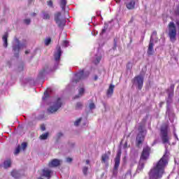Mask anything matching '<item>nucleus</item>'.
Segmentation results:
<instances>
[{"label": "nucleus", "mask_w": 179, "mask_h": 179, "mask_svg": "<svg viewBox=\"0 0 179 179\" xmlns=\"http://www.w3.org/2000/svg\"><path fill=\"white\" fill-rule=\"evenodd\" d=\"M83 93H85V88H80L79 90V96H83Z\"/></svg>", "instance_id": "36"}, {"label": "nucleus", "mask_w": 179, "mask_h": 179, "mask_svg": "<svg viewBox=\"0 0 179 179\" xmlns=\"http://www.w3.org/2000/svg\"><path fill=\"white\" fill-rule=\"evenodd\" d=\"M178 15H179V13H178Z\"/></svg>", "instance_id": "55"}, {"label": "nucleus", "mask_w": 179, "mask_h": 179, "mask_svg": "<svg viewBox=\"0 0 179 179\" xmlns=\"http://www.w3.org/2000/svg\"><path fill=\"white\" fill-rule=\"evenodd\" d=\"M169 37L171 41H176L177 40V27L174 22H170L168 24Z\"/></svg>", "instance_id": "2"}, {"label": "nucleus", "mask_w": 179, "mask_h": 179, "mask_svg": "<svg viewBox=\"0 0 179 179\" xmlns=\"http://www.w3.org/2000/svg\"><path fill=\"white\" fill-rule=\"evenodd\" d=\"M90 163V162L89 161V159L86 160V164H89Z\"/></svg>", "instance_id": "50"}, {"label": "nucleus", "mask_w": 179, "mask_h": 179, "mask_svg": "<svg viewBox=\"0 0 179 179\" xmlns=\"http://www.w3.org/2000/svg\"><path fill=\"white\" fill-rule=\"evenodd\" d=\"M152 36H157V31H154L152 32V35L151 36V37H152Z\"/></svg>", "instance_id": "43"}, {"label": "nucleus", "mask_w": 179, "mask_h": 179, "mask_svg": "<svg viewBox=\"0 0 179 179\" xmlns=\"http://www.w3.org/2000/svg\"><path fill=\"white\" fill-rule=\"evenodd\" d=\"M132 83L138 86V90H142V87H143V77L141 76H135L132 80Z\"/></svg>", "instance_id": "5"}, {"label": "nucleus", "mask_w": 179, "mask_h": 179, "mask_svg": "<svg viewBox=\"0 0 179 179\" xmlns=\"http://www.w3.org/2000/svg\"><path fill=\"white\" fill-rule=\"evenodd\" d=\"M116 3H120V2H121V0H115Z\"/></svg>", "instance_id": "49"}, {"label": "nucleus", "mask_w": 179, "mask_h": 179, "mask_svg": "<svg viewBox=\"0 0 179 179\" xmlns=\"http://www.w3.org/2000/svg\"><path fill=\"white\" fill-rule=\"evenodd\" d=\"M176 26H178V34L179 35V21L176 22Z\"/></svg>", "instance_id": "42"}, {"label": "nucleus", "mask_w": 179, "mask_h": 179, "mask_svg": "<svg viewBox=\"0 0 179 179\" xmlns=\"http://www.w3.org/2000/svg\"><path fill=\"white\" fill-rule=\"evenodd\" d=\"M48 138V132L43 134L39 136V139H41V141H45V139H47Z\"/></svg>", "instance_id": "25"}, {"label": "nucleus", "mask_w": 179, "mask_h": 179, "mask_svg": "<svg viewBox=\"0 0 179 179\" xmlns=\"http://www.w3.org/2000/svg\"><path fill=\"white\" fill-rule=\"evenodd\" d=\"M111 155V151H108L101 156V162L102 163H108L110 160V155Z\"/></svg>", "instance_id": "13"}, {"label": "nucleus", "mask_w": 179, "mask_h": 179, "mask_svg": "<svg viewBox=\"0 0 179 179\" xmlns=\"http://www.w3.org/2000/svg\"><path fill=\"white\" fill-rule=\"evenodd\" d=\"M139 131H140V134H138L137 137H136V146L139 147L141 146V145H142V143H143V141H145V136H143V130L142 129V126L139 127Z\"/></svg>", "instance_id": "8"}, {"label": "nucleus", "mask_w": 179, "mask_h": 179, "mask_svg": "<svg viewBox=\"0 0 179 179\" xmlns=\"http://www.w3.org/2000/svg\"><path fill=\"white\" fill-rule=\"evenodd\" d=\"M61 107H62V101L61 100V98H57L53 106H51L48 108V113L54 114V113H57Z\"/></svg>", "instance_id": "4"}, {"label": "nucleus", "mask_w": 179, "mask_h": 179, "mask_svg": "<svg viewBox=\"0 0 179 179\" xmlns=\"http://www.w3.org/2000/svg\"><path fill=\"white\" fill-rule=\"evenodd\" d=\"M117 41H118V38H115L113 39V43H114L113 50H117Z\"/></svg>", "instance_id": "29"}, {"label": "nucleus", "mask_w": 179, "mask_h": 179, "mask_svg": "<svg viewBox=\"0 0 179 179\" xmlns=\"http://www.w3.org/2000/svg\"><path fill=\"white\" fill-rule=\"evenodd\" d=\"M107 29H108V26L105 25V29H102L101 34H103V33H106L107 31Z\"/></svg>", "instance_id": "37"}, {"label": "nucleus", "mask_w": 179, "mask_h": 179, "mask_svg": "<svg viewBox=\"0 0 179 179\" xmlns=\"http://www.w3.org/2000/svg\"><path fill=\"white\" fill-rule=\"evenodd\" d=\"M20 146L18 145L16 149H15V151L14 152V155H19V153H20Z\"/></svg>", "instance_id": "33"}, {"label": "nucleus", "mask_w": 179, "mask_h": 179, "mask_svg": "<svg viewBox=\"0 0 179 179\" xmlns=\"http://www.w3.org/2000/svg\"><path fill=\"white\" fill-rule=\"evenodd\" d=\"M152 149L149 146L144 147L141 155V160H148L150 156Z\"/></svg>", "instance_id": "6"}, {"label": "nucleus", "mask_w": 179, "mask_h": 179, "mask_svg": "<svg viewBox=\"0 0 179 179\" xmlns=\"http://www.w3.org/2000/svg\"><path fill=\"white\" fill-rule=\"evenodd\" d=\"M61 161L58 159H54L49 163V167H58L60 166Z\"/></svg>", "instance_id": "14"}, {"label": "nucleus", "mask_w": 179, "mask_h": 179, "mask_svg": "<svg viewBox=\"0 0 179 179\" xmlns=\"http://www.w3.org/2000/svg\"><path fill=\"white\" fill-rule=\"evenodd\" d=\"M8 32H6L3 36V47L6 48L8 47Z\"/></svg>", "instance_id": "21"}, {"label": "nucleus", "mask_w": 179, "mask_h": 179, "mask_svg": "<svg viewBox=\"0 0 179 179\" xmlns=\"http://www.w3.org/2000/svg\"><path fill=\"white\" fill-rule=\"evenodd\" d=\"M87 170H89V169L87 166L83 167V173L84 176H87Z\"/></svg>", "instance_id": "32"}, {"label": "nucleus", "mask_w": 179, "mask_h": 179, "mask_svg": "<svg viewBox=\"0 0 179 179\" xmlns=\"http://www.w3.org/2000/svg\"><path fill=\"white\" fill-rule=\"evenodd\" d=\"M160 136L162 141V143H169V124H164L161 127Z\"/></svg>", "instance_id": "3"}, {"label": "nucleus", "mask_w": 179, "mask_h": 179, "mask_svg": "<svg viewBox=\"0 0 179 179\" xmlns=\"http://www.w3.org/2000/svg\"><path fill=\"white\" fill-rule=\"evenodd\" d=\"M157 143V141L155 140L152 146H155V145H156Z\"/></svg>", "instance_id": "46"}, {"label": "nucleus", "mask_w": 179, "mask_h": 179, "mask_svg": "<svg viewBox=\"0 0 179 179\" xmlns=\"http://www.w3.org/2000/svg\"><path fill=\"white\" fill-rule=\"evenodd\" d=\"M89 107L90 110H94V108H96V105L94 104V103L92 102L90 103Z\"/></svg>", "instance_id": "34"}, {"label": "nucleus", "mask_w": 179, "mask_h": 179, "mask_svg": "<svg viewBox=\"0 0 179 179\" xmlns=\"http://www.w3.org/2000/svg\"><path fill=\"white\" fill-rule=\"evenodd\" d=\"M41 131H45V125L41 124Z\"/></svg>", "instance_id": "39"}, {"label": "nucleus", "mask_w": 179, "mask_h": 179, "mask_svg": "<svg viewBox=\"0 0 179 179\" xmlns=\"http://www.w3.org/2000/svg\"><path fill=\"white\" fill-rule=\"evenodd\" d=\"M97 61H98V62H100V58H99V59H97Z\"/></svg>", "instance_id": "53"}, {"label": "nucleus", "mask_w": 179, "mask_h": 179, "mask_svg": "<svg viewBox=\"0 0 179 179\" xmlns=\"http://www.w3.org/2000/svg\"><path fill=\"white\" fill-rule=\"evenodd\" d=\"M72 158H71V157H67L66 158V162H67V163H71V162H72Z\"/></svg>", "instance_id": "40"}, {"label": "nucleus", "mask_w": 179, "mask_h": 179, "mask_svg": "<svg viewBox=\"0 0 179 179\" xmlns=\"http://www.w3.org/2000/svg\"><path fill=\"white\" fill-rule=\"evenodd\" d=\"M82 107H83V103L81 102H78L76 104V110H81Z\"/></svg>", "instance_id": "26"}, {"label": "nucleus", "mask_w": 179, "mask_h": 179, "mask_svg": "<svg viewBox=\"0 0 179 179\" xmlns=\"http://www.w3.org/2000/svg\"><path fill=\"white\" fill-rule=\"evenodd\" d=\"M4 169H9L12 165V161L10 159H8L3 162Z\"/></svg>", "instance_id": "22"}, {"label": "nucleus", "mask_w": 179, "mask_h": 179, "mask_svg": "<svg viewBox=\"0 0 179 179\" xmlns=\"http://www.w3.org/2000/svg\"><path fill=\"white\" fill-rule=\"evenodd\" d=\"M178 82H179V80H178Z\"/></svg>", "instance_id": "54"}, {"label": "nucleus", "mask_w": 179, "mask_h": 179, "mask_svg": "<svg viewBox=\"0 0 179 179\" xmlns=\"http://www.w3.org/2000/svg\"><path fill=\"white\" fill-rule=\"evenodd\" d=\"M127 148H128V141H125L124 144V149H127Z\"/></svg>", "instance_id": "41"}, {"label": "nucleus", "mask_w": 179, "mask_h": 179, "mask_svg": "<svg viewBox=\"0 0 179 179\" xmlns=\"http://www.w3.org/2000/svg\"><path fill=\"white\" fill-rule=\"evenodd\" d=\"M61 12H57L55 15V20L57 24H58L59 27H64V26H65V24L66 23V21L64 19H61Z\"/></svg>", "instance_id": "7"}, {"label": "nucleus", "mask_w": 179, "mask_h": 179, "mask_svg": "<svg viewBox=\"0 0 179 179\" xmlns=\"http://www.w3.org/2000/svg\"><path fill=\"white\" fill-rule=\"evenodd\" d=\"M76 79L73 80V82H74V83H78V82H79V80H82V79H86V78H87V76L85 75V71L83 70L80 71V72H78V73L76 74Z\"/></svg>", "instance_id": "10"}, {"label": "nucleus", "mask_w": 179, "mask_h": 179, "mask_svg": "<svg viewBox=\"0 0 179 179\" xmlns=\"http://www.w3.org/2000/svg\"><path fill=\"white\" fill-rule=\"evenodd\" d=\"M31 22V21L30 20V19L24 20V22L25 23V24H29Z\"/></svg>", "instance_id": "38"}, {"label": "nucleus", "mask_w": 179, "mask_h": 179, "mask_svg": "<svg viewBox=\"0 0 179 179\" xmlns=\"http://www.w3.org/2000/svg\"><path fill=\"white\" fill-rule=\"evenodd\" d=\"M169 164V155L167 150L162 157L156 163L152 169L148 173L149 179H162L164 176L166 167Z\"/></svg>", "instance_id": "1"}, {"label": "nucleus", "mask_w": 179, "mask_h": 179, "mask_svg": "<svg viewBox=\"0 0 179 179\" xmlns=\"http://www.w3.org/2000/svg\"><path fill=\"white\" fill-rule=\"evenodd\" d=\"M14 52H17L15 54V57L17 58L19 57V51H20V44L15 45L13 47Z\"/></svg>", "instance_id": "18"}, {"label": "nucleus", "mask_w": 179, "mask_h": 179, "mask_svg": "<svg viewBox=\"0 0 179 179\" xmlns=\"http://www.w3.org/2000/svg\"><path fill=\"white\" fill-rule=\"evenodd\" d=\"M174 87H176V85L174 84H171L170 88L168 89L167 93L169 94V97H173V96H174Z\"/></svg>", "instance_id": "16"}, {"label": "nucleus", "mask_w": 179, "mask_h": 179, "mask_svg": "<svg viewBox=\"0 0 179 179\" xmlns=\"http://www.w3.org/2000/svg\"><path fill=\"white\" fill-rule=\"evenodd\" d=\"M127 9L131 10L132 9H135V1L134 0H131L130 2L126 4Z\"/></svg>", "instance_id": "19"}, {"label": "nucleus", "mask_w": 179, "mask_h": 179, "mask_svg": "<svg viewBox=\"0 0 179 179\" xmlns=\"http://www.w3.org/2000/svg\"><path fill=\"white\" fill-rule=\"evenodd\" d=\"M97 79H99V76H97V75L94 76V80H97Z\"/></svg>", "instance_id": "45"}, {"label": "nucleus", "mask_w": 179, "mask_h": 179, "mask_svg": "<svg viewBox=\"0 0 179 179\" xmlns=\"http://www.w3.org/2000/svg\"><path fill=\"white\" fill-rule=\"evenodd\" d=\"M47 69H48V67H47L46 69H42V70L39 72V76H41V77L44 76V73H45V72H47Z\"/></svg>", "instance_id": "27"}, {"label": "nucleus", "mask_w": 179, "mask_h": 179, "mask_svg": "<svg viewBox=\"0 0 179 179\" xmlns=\"http://www.w3.org/2000/svg\"><path fill=\"white\" fill-rule=\"evenodd\" d=\"M60 7L62 10L65 11V8L66 7V0H60Z\"/></svg>", "instance_id": "24"}, {"label": "nucleus", "mask_w": 179, "mask_h": 179, "mask_svg": "<svg viewBox=\"0 0 179 179\" xmlns=\"http://www.w3.org/2000/svg\"><path fill=\"white\" fill-rule=\"evenodd\" d=\"M47 5L50 8H54V3L52 2V0H49L47 1Z\"/></svg>", "instance_id": "28"}, {"label": "nucleus", "mask_w": 179, "mask_h": 179, "mask_svg": "<svg viewBox=\"0 0 179 179\" xmlns=\"http://www.w3.org/2000/svg\"><path fill=\"white\" fill-rule=\"evenodd\" d=\"M80 121H82V118L78 119V120L74 122V125H75L76 127H78V125H79V124H80Z\"/></svg>", "instance_id": "35"}, {"label": "nucleus", "mask_w": 179, "mask_h": 179, "mask_svg": "<svg viewBox=\"0 0 179 179\" xmlns=\"http://www.w3.org/2000/svg\"><path fill=\"white\" fill-rule=\"evenodd\" d=\"M57 52L55 53V61H59L61 59V55H62V50H61V46L57 48Z\"/></svg>", "instance_id": "15"}, {"label": "nucleus", "mask_w": 179, "mask_h": 179, "mask_svg": "<svg viewBox=\"0 0 179 179\" xmlns=\"http://www.w3.org/2000/svg\"><path fill=\"white\" fill-rule=\"evenodd\" d=\"M68 44V41H64V45H66Z\"/></svg>", "instance_id": "47"}, {"label": "nucleus", "mask_w": 179, "mask_h": 179, "mask_svg": "<svg viewBox=\"0 0 179 179\" xmlns=\"http://www.w3.org/2000/svg\"><path fill=\"white\" fill-rule=\"evenodd\" d=\"M121 154L122 151L121 150H119L115 158V164L113 169L116 171L117 170H118V168L120 167V164L121 163Z\"/></svg>", "instance_id": "9"}, {"label": "nucleus", "mask_w": 179, "mask_h": 179, "mask_svg": "<svg viewBox=\"0 0 179 179\" xmlns=\"http://www.w3.org/2000/svg\"><path fill=\"white\" fill-rule=\"evenodd\" d=\"M44 96H45V99H47V98L49 96L48 92H45L44 93Z\"/></svg>", "instance_id": "44"}, {"label": "nucleus", "mask_w": 179, "mask_h": 179, "mask_svg": "<svg viewBox=\"0 0 179 179\" xmlns=\"http://www.w3.org/2000/svg\"><path fill=\"white\" fill-rule=\"evenodd\" d=\"M21 148L22 149V150H25L26 148H27V143L24 142L21 144Z\"/></svg>", "instance_id": "31"}, {"label": "nucleus", "mask_w": 179, "mask_h": 179, "mask_svg": "<svg viewBox=\"0 0 179 179\" xmlns=\"http://www.w3.org/2000/svg\"><path fill=\"white\" fill-rule=\"evenodd\" d=\"M51 174H52V171L48 169H44L42 170L41 177H45L47 179H50Z\"/></svg>", "instance_id": "12"}, {"label": "nucleus", "mask_w": 179, "mask_h": 179, "mask_svg": "<svg viewBox=\"0 0 179 179\" xmlns=\"http://www.w3.org/2000/svg\"><path fill=\"white\" fill-rule=\"evenodd\" d=\"M32 15H33V16H36V13H33Z\"/></svg>", "instance_id": "52"}, {"label": "nucleus", "mask_w": 179, "mask_h": 179, "mask_svg": "<svg viewBox=\"0 0 179 179\" xmlns=\"http://www.w3.org/2000/svg\"><path fill=\"white\" fill-rule=\"evenodd\" d=\"M42 15L43 19H44V20H50V19H51V15L47 11L43 10Z\"/></svg>", "instance_id": "20"}, {"label": "nucleus", "mask_w": 179, "mask_h": 179, "mask_svg": "<svg viewBox=\"0 0 179 179\" xmlns=\"http://www.w3.org/2000/svg\"><path fill=\"white\" fill-rule=\"evenodd\" d=\"M50 43H51V38H46L45 41V45H50Z\"/></svg>", "instance_id": "30"}, {"label": "nucleus", "mask_w": 179, "mask_h": 179, "mask_svg": "<svg viewBox=\"0 0 179 179\" xmlns=\"http://www.w3.org/2000/svg\"><path fill=\"white\" fill-rule=\"evenodd\" d=\"M64 134H62V133H59L58 134V136L59 138H61V136H62Z\"/></svg>", "instance_id": "48"}, {"label": "nucleus", "mask_w": 179, "mask_h": 179, "mask_svg": "<svg viewBox=\"0 0 179 179\" xmlns=\"http://www.w3.org/2000/svg\"><path fill=\"white\" fill-rule=\"evenodd\" d=\"M154 46H155V43H153V38L151 36L149 42V45H148V51H147V54L149 57H150L151 55H153V52H155V50L153 49Z\"/></svg>", "instance_id": "11"}, {"label": "nucleus", "mask_w": 179, "mask_h": 179, "mask_svg": "<svg viewBox=\"0 0 179 179\" xmlns=\"http://www.w3.org/2000/svg\"><path fill=\"white\" fill-rule=\"evenodd\" d=\"M115 87V85H110L107 92H106V94L107 96H113V94L114 93V89Z\"/></svg>", "instance_id": "17"}, {"label": "nucleus", "mask_w": 179, "mask_h": 179, "mask_svg": "<svg viewBox=\"0 0 179 179\" xmlns=\"http://www.w3.org/2000/svg\"><path fill=\"white\" fill-rule=\"evenodd\" d=\"M11 176L12 177H13L14 178H19V177H20V173H19V171H16V170H13L11 172Z\"/></svg>", "instance_id": "23"}, {"label": "nucleus", "mask_w": 179, "mask_h": 179, "mask_svg": "<svg viewBox=\"0 0 179 179\" xmlns=\"http://www.w3.org/2000/svg\"><path fill=\"white\" fill-rule=\"evenodd\" d=\"M29 50L25 51V54H29Z\"/></svg>", "instance_id": "51"}]
</instances>
